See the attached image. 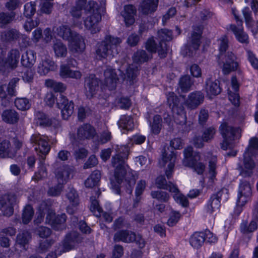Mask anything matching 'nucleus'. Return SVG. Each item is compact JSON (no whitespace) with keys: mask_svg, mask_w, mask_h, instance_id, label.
<instances>
[{"mask_svg":"<svg viewBox=\"0 0 258 258\" xmlns=\"http://www.w3.org/2000/svg\"><path fill=\"white\" fill-rule=\"evenodd\" d=\"M67 220L65 214L56 215L54 210L48 211L45 219V223L50 225L54 229L59 230Z\"/></svg>","mask_w":258,"mask_h":258,"instance_id":"obj_11","label":"nucleus"},{"mask_svg":"<svg viewBox=\"0 0 258 258\" xmlns=\"http://www.w3.org/2000/svg\"><path fill=\"white\" fill-rule=\"evenodd\" d=\"M136 238V234L128 230H120L115 233L113 237L115 242L122 241L125 243H130L134 241Z\"/></svg>","mask_w":258,"mask_h":258,"instance_id":"obj_29","label":"nucleus"},{"mask_svg":"<svg viewBox=\"0 0 258 258\" xmlns=\"http://www.w3.org/2000/svg\"><path fill=\"white\" fill-rule=\"evenodd\" d=\"M136 9L133 5H127L124 6L121 15L124 18V21L126 26H129L134 23V16L136 15Z\"/></svg>","mask_w":258,"mask_h":258,"instance_id":"obj_27","label":"nucleus"},{"mask_svg":"<svg viewBox=\"0 0 258 258\" xmlns=\"http://www.w3.org/2000/svg\"><path fill=\"white\" fill-rule=\"evenodd\" d=\"M158 37L161 42L160 43L161 49H159L158 52L160 57H165V54L168 50L167 46L166 43H163V41H168L172 39V32L168 29H161L158 32Z\"/></svg>","mask_w":258,"mask_h":258,"instance_id":"obj_17","label":"nucleus"},{"mask_svg":"<svg viewBox=\"0 0 258 258\" xmlns=\"http://www.w3.org/2000/svg\"><path fill=\"white\" fill-rule=\"evenodd\" d=\"M34 210L30 205H27L24 208L22 213V221L24 224H28L34 215Z\"/></svg>","mask_w":258,"mask_h":258,"instance_id":"obj_50","label":"nucleus"},{"mask_svg":"<svg viewBox=\"0 0 258 258\" xmlns=\"http://www.w3.org/2000/svg\"><path fill=\"white\" fill-rule=\"evenodd\" d=\"M101 178V173L99 171L96 170L92 172L90 176L86 180L85 185L86 187L93 188L97 185Z\"/></svg>","mask_w":258,"mask_h":258,"instance_id":"obj_47","label":"nucleus"},{"mask_svg":"<svg viewBox=\"0 0 258 258\" xmlns=\"http://www.w3.org/2000/svg\"><path fill=\"white\" fill-rule=\"evenodd\" d=\"M95 135V128L89 124H84L78 129L77 137L81 141L91 139Z\"/></svg>","mask_w":258,"mask_h":258,"instance_id":"obj_23","label":"nucleus"},{"mask_svg":"<svg viewBox=\"0 0 258 258\" xmlns=\"http://www.w3.org/2000/svg\"><path fill=\"white\" fill-rule=\"evenodd\" d=\"M49 210H51L50 205L45 201L42 202L38 208L36 217L34 220V224H40L43 221L45 213L47 214Z\"/></svg>","mask_w":258,"mask_h":258,"instance_id":"obj_35","label":"nucleus"},{"mask_svg":"<svg viewBox=\"0 0 258 258\" xmlns=\"http://www.w3.org/2000/svg\"><path fill=\"white\" fill-rule=\"evenodd\" d=\"M36 12V4L34 2L26 3L24 6L23 14L27 18H31Z\"/></svg>","mask_w":258,"mask_h":258,"instance_id":"obj_49","label":"nucleus"},{"mask_svg":"<svg viewBox=\"0 0 258 258\" xmlns=\"http://www.w3.org/2000/svg\"><path fill=\"white\" fill-rule=\"evenodd\" d=\"M82 240V237L76 232L68 235L62 243L63 251L66 252L71 250L77 243L81 242Z\"/></svg>","mask_w":258,"mask_h":258,"instance_id":"obj_22","label":"nucleus"},{"mask_svg":"<svg viewBox=\"0 0 258 258\" xmlns=\"http://www.w3.org/2000/svg\"><path fill=\"white\" fill-rule=\"evenodd\" d=\"M183 145L182 140L180 138H175L170 142L172 148L168 147L164 148L162 152L161 160L159 162L161 167H165V174L167 178H170L173 172V169L176 159V153L174 149H180Z\"/></svg>","mask_w":258,"mask_h":258,"instance_id":"obj_2","label":"nucleus"},{"mask_svg":"<svg viewBox=\"0 0 258 258\" xmlns=\"http://www.w3.org/2000/svg\"><path fill=\"white\" fill-rule=\"evenodd\" d=\"M252 195V185L245 179L240 181L237 192V204L244 206L250 201Z\"/></svg>","mask_w":258,"mask_h":258,"instance_id":"obj_7","label":"nucleus"},{"mask_svg":"<svg viewBox=\"0 0 258 258\" xmlns=\"http://www.w3.org/2000/svg\"><path fill=\"white\" fill-rule=\"evenodd\" d=\"M158 0H143L138 7L140 14L149 15L154 13L157 8Z\"/></svg>","mask_w":258,"mask_h":258,"instance_id":"obj_19","label":"nucleus"},{"mask_svg":"<svg viewBox=\"0 0 258 258\" xmlns=\"http://www.w3.org/2000/svg\"><path fill=\"white\" fill-rule=\"evenodd\" d=\"M16 203L17 198L14 194H11L0 197V209L3 208L4 215L9 217L13 214V206Z\"/></svg>","mask_w":258,"mask_h":258,"instance_id":"obj_12","label":"nucleus"},{"mask_svg":"<svg viewBox=\"0 0 258 258\" xmlns=\"http://www.w3.org/2000/svg\"><path fill=\"white\" fill-rule=\"evenodd\" d=\"M73 170L71 167L65 165L57 168L55 170V176L58 182L60 184H66L70 179Z\"/></svg>","mask_w":258,"mask_h":258,"instance_id":"obj_18","label":"nucleus"},{"mask_svg":"<svg viewBox=\"0 0 258 258\" xmlns=\"http://www.w3.org/2000/svg\"><path fill=\"white\" fill-rule=\"evenodd\" d=\"M15 16V14L13 12L10 14L0 13V25L3 26L10 23L14 19Z\"/></svg>","mask_w":258,"mask_h":258,"instance_id":"obj_58","label":"nucleus"},{"mask_svg":"<svg viewBox=\"0 0 258 258\" xmlns=\"http://www.w3.org/2000/svg\"><path fill=\"white\" fill-rule=\"evenodd\" d=\"M57 35L63 39L69 41L73 36L75 32H73L69 27L62 25L57 28Z\"/></svg>","mask_w":258,"mask_h":258,"instance_id":"obj_48","label":"nucleus"},{"mask_svg":"<svg viewBox=\"0 0 258 258\" xmlns=\"http://www.w3.org/2000/svg\"><path fill=\"white\" fill-rule=\"evenodd\" d=\"M55 56L56 57H65L68 53V48L60 40H56L52 46Z\"/></svg>","mask_w":258,"mask_h":258,"instance_id":"obj_39","label":"nucleus"},{"mask_svg":"<svg viewBox=\"0 0 258 258\" xmlns=\"http://www.w3.org/2000/svg\"><path fill=\"white\" fill-rule=\"evenodd\" d=\"M30 239L31 235L29 232L24 231L19 233L17 236L16 249L17 250V247L18 246L23 249H26V246L28 244Z\"/></svg>","mask_w":258,"mask_h":258,"instance_id":"obj_38","label":"nucleus"},{"mask_svg":"<svg viewBox=\"0 0 258 258\" xmlns=\"http://www.w3.org/2000/svg\"><path fill=\"white\" fill-rule=\"evenodd\" d=\"M216 131L214 127H210L206 129L203 132L202 137L205 142H208L213 139Z\"/></svg>","mask_w":258,"mask_h":258,"instance_id":"obj_63","label":"nucleus"},{"mask_svg":"<svg viewBox=\"0 0 258 258\" xmlns=\"http://www.w3.org/2000/svg\"><path fill=\"white\" fill-rule=\"evenodd\" d=\"M236 56L231 52H228L223 58L222 63L219 64L222 69L223 74L226 75L235 71L238 67V63Z\"/></svg>","mask_w":258,"mask_h":258,"instance_id":"obj_10","label":"nucleus"},{"mask_svg":"<svg viewBox=\"0 0 258 258\" xmlns=\"http://www.w3.org/2000/svg\"><path fill=\"white\" fill-rule=\"evenodd\" d=\"M37 123L41 125L49 126L52 124V119L49 118L43 112H38L36 113Z\"/></svg>","mask_w":258,"mask_h":258,"instance_id":"obj_55","label":"nucleus"},{"mask_svg":"<svg viewBox=\"0 0 258 258\" xmlns=\"http://www.w3.org/2000/svg\"><path fill=\"white\" fill-rule=\"evenodd\" d=\"M204 99V94L200 91H196L189 94L185 104L188 108L195 109L203 103Z\"/></svg>","mask_w":258,"mask_h":258,"instance_id":"obj_20","label":"nucleus"},{"mask_svg":"<svg viewBox=\"0 0 258 258\" xmlns=\"http://www.w3.org/2000/svg\"><path fill=\"white\" fill-rule=\"evenodd\" d=\"M220 132L224 140L221 147L224 150L231 149L235 146L234 140L240 137V131L234 128L226 122L223 123L220 127Z\"/></svg>","mask_w":258,"mask_h":258,"instance_id":"obj_5","label":"nucleus"},{"mask_svg":"<svg viewBox=\"0 0 258 258\" xmlns=\"http://www.w3.org/2000/svg\"><path fill=\"white\" fill-rule=\"evenodd\" d=\"M152 57V54L147 53L144 50H138L135 52L133 56V59L134 62L137 63H142L148 61Z\"/></svg>","mask_w":258,"mask_h":258,"instance_id":"obj_46","label":"nucleus"},{"mask_svg":"<svg viewBox=\"0 0 258 258\" xmlns=\"http://www.w3.org/2000/svg\"><path fill=\"white\" fill-rule=\"evenodd\" d=\"M128 149L126 146H122L119 153L112 157V165L114 167V176L116 182L120 184L125 180L130 186L135 183L136 177L135 172L130 168L125 163L128 155Z\"/></svg>","mask_w":258,"mask_h":258,"instance_id":"obj_1","label":"nucleus"},{"mask_svg":"<svg viewBox=\"0 0 258 258\" xmlns=\"http://www.w3.org/2000/svg\"><path fill=\"white\" fill-rule=\"evenodd\" d=\"M31 141L35 144V149L39 156L40 159L44 161L46 155L48 154L50 150L48 137L39 134H34L32 136Z\"/></svg>","mask_w":258,"mask_h":258,"instance_id":"obj_6","label":"nucleus"},{"mask_svg":"<svg viewBox=\"0 0 258 258\" xmlns=\"http://www.w3.org/2000/svg\"><path fill=\"white\" fill-rule=\"evenodd\" d=\"M2 120L9 124H14L17 123L19 116L17 112L13 109H6L4 110L2 114Z\"/></svg>","mask_w":258,"mask_h":258,"instance_id":"obj_36","label":"nucleus"},{"mask_svg":"<svg viewBox=\"0 0 258 258\" xmlns=\"http://www.w3.org/2000/svg\"><path fill=\"white\" fill-rule=\"evenodd\" d=\"M104 85L108 88L109 90L114 89L118 81V76L115 70L111 68H107L104 71Z\"/></svg>","mask_w":258,"mask_h":258,"instance_id":"obj_21","label":"nucleus"},{"mask_svg":"<svg viewBox=\"0 0 258 258\" xmlns=\"http://www.w3.org/2000/svg\"><path fill=\"white\" fill-rule=\"evenodd\" d=\"M230 29L235 34V37L238 41L245 43H247L248 42V37L243 31L242 27V21H239L237 26L231 25L230 26Z\"/></svg>","mask_w":258,"mask_h":258,"instance_id":"obj_32","label":"nucleus"},{"mask_svg":"<svg viewBox=\"0 0 258 258\" xmlns=\"http://www.w3.org/2000/svg\"><path fill=\"white\" fill-rule=\"evenodd\" d=\"M37 235L42 238H46L49 236L52 233L51 230L45 226H39L36 229Z\"/></svg>","mask_w":258,"mask_h":258,"instance_id":"obj_61","label":"nucleus"},{"mask_svg":"<svg viewBox=\"0 0 258 258\" xmlns=\"http://www.w3.org/2000/svg\"><path fill=\"white\" fill-rule=\"evenodd\" d=\"M181 217V214L176 211H172L170 214L167 224L169 226H174L179 221Z\"/></svg>","mask_w":258,"mask_h":258,"instance_id":"obj_62","label":"nucleus"},{"mask_svg":"<svg viewBox=\"0 0 258 258\" xmlns=\"http://www.w3.org/2000/svg\"><path fill=\"white\" fill-rule=\"evenodd\" d=\"M179 84L182 92H186L188 91L192 85L190 77L186 75L181 77Z\"/></svg>","mask_w":258,"mask_h":258,"instance_id":"obj_52","label":"nucleus"},{"mask_svg":"<svg viewBox=\"0 0 258 258\" xmlns=\"http://www.w3.org/2000/svg\"><path fill=\"white\" fill-rule=\"evenodd\" d=\"M146 186V182L144 180H140L137 183L135 194L137 197L136 199L138 201L140 200V196L143 194Z\"/></svg>","mask_w":258,"mask_h":258,"instance_id":"obj_59","label":"nucleus"},{"mask_svg":"<svg viewBox=\"0 0 258 258\" xmlns=\"http://www.w3.org/2000/svg\"><path fill=\"white\" fill-rule=\"evenodd\" d=\"M86 17L84 19L85 29L92 34L99 33L101 29L102 16L99 5L94 1H89L86 7Z\"/></svg>","mask_w":258,"mask_h":258,"instance_id":"obj_3","label":"nucleus"},{"mask_svg":"<svg viewBox=\"0 0 258 258\" xmlns=\"http://www.w3.org/2000/svg\"><path fill=\"white\" fill-rule=\"evenodd\" d=\"M82 10L81 7L73 6L70 11V13L72 17L73 25L77 27H81L82 22L80 19L82 16Z\"/></svg>","mask_w":258,"mask_h":258,"instance_id":"obj_41","label":"nucleus"},{"mask_svg":"<svg viewBox=\"0 0 258 258\" xmlns=\"http://www.w3.org/2000/svg\"><path fill=\"white\" fill-rule=\"evenodd\" d=\"M151 196L153 199H156L162 202H166L169 199L168 194L162 191H152Z\"/></svg>","mask_w":258,"mask_h":258,"instance_id":"obj_56","label":"nucleus"},{"mask_svg":"<svg viewBox=\"0 0 258 258\" xmlns=\"http://www.w3.org/2000/svg\"><path fill=\"white\" fill-rule=\"evenodd\" d=\"M66 197L70 202V205L67 207V212L70 214H73L79 204L78 195L75 189L70 188L66 194Z\"/></svg>","mask_w":258,"mask_h":258,"instance_id":"obj_24","label":"nucleus"},{"mask_svg":"<svg viewBox=\"0 0 258 258\" xmlns=\"http://www.w3.org/2000/svg\"><path fill=\"white\" fill-rule=\"evenodd\" d=\"M138 75V69L134 65H129L126 69L125 74L121 76L124 81L128 85H133Z\"/></svg>","mask_w":258,"mask_h":258,"instance_id":"obj_31","label":"nucleus"},{"mask_svg":"<svg viewBox=\"0 0 258 258\" xmlns=\"http://www.w3.org/2000/svg\"><path fill=\"white\" fill-rule=\"evenodd\" d=\"M206 90L209 95H217L221 92V88L218 83L211 79H209L206 81Z\"/></svg>","mask_w":258,"mask_h":258,"instance_id":"obj_45","label":"nucleus"},{"mask_svg":"<svg viewBox=\"0 0 258 258\" xmlns=\"http://www.w3.org/2000/svg\"><path fill=\"white\" fill-rule=\"evenodd\" d=\"M200 155L199 153H195L194 156L191 161L185 160L183 165L185 166L192 167L194 170L199 174H202L205 170V165L200 161Z\"/></svg>","mask_w":258,"mask_h":258,"instance_id":"obj_26","label":"nucleus"},{"mask_svg":"<svg viewBox=\"0 0 258 258\" xmlns=\"http://www.w3.org/2000/svg\"><path fill=\"white\" fill-rule=\"evenodd\" d=\"M2 50L0 48V70L1 68L10 67L15 68L17 67L20 57V52L19 49H12L9 51L7 59L4 61L2 54Z\"/></svg>","mask_w":258,"mask_h":258,"instance_id":"obj_9","label":"nucleus"},{"mask_svg":"<svg viewBox=\"0 0 258 258\" xmlns=\"http://www.w3.org/2000/svg\"><path fill=\"white\" fill-rule=\"evenodd\" d=\"M20 37L23 39H26L27 37L21 35L15 29H11L6 31L2 33V38L6 41H11L18 39Z\"/></svg>","mask_w":258,"mask_h":258,"instance_id":"obj_43","label":"nucleus"},{"mask_svg":"<svg viewBox=\"0 0 258 258\" xmlns=\"http://www.w3.org/2000/svg\"><path fill=\"white\" fill-rule=\"evenodd\" d=\"M59 75L62 78H73L79 79L82 77L81 73L79 71H73L67 65H61L60 67Z\"/></svg>","mask_w":258,"mask_h":258,"instance_id":"obj_33","label":"nucleus"},{"mask_svg":"<svg viewBox=\"0 0 258 258\" xmlns=\"http://www.w3.org/2000/svg\"><path fill=\"white\" fill-rule=\"evenodd\" d=\"M174 193L173 198L177 203L182 205L183 207H186L188 205V201L186 197L179 192L177 188V191H171Z\"/></svg>","mask_w":258,"mask_h":258,"instance_id":"obj_60","label":"nucleus"},{"mask_svg":"<svg viewBox=\"0 0 258 258\" xmlns=\"http://www.w3.org/2000/svg\"><path fill=\"white\" fill-rule=\"evenodd\" d=\"M40 160V165L39 167L38 171L35 173L34 178L37 180H41L47 177V171L46 167L44 165V161Z\"/></svg>","mask_w":258,"mask_h":258,"instance_id":"obj_53","label":"nucleus"},{"mask_svg":"<svg viewBox=\"0 0 258 258\" xmlns=\"http://www.w3.org/2000/svg\"><path fill=\"white\" fill-rule=\"evenodd\" d=\"M203 232H195L190 237V245L195 248L201 247L205 242V237Z\"/></svg>","mask_w":258,"mask_h":258,"instance_id":"obj_40","label":"nucleus"},{"mask_svg":"<svg viewBox=\"0 0 258 258\" xmlns=\"http://www.w3.org/2000/svg\"><path fill=\"white\" fill-rule=\"evenodd\" d=\"M39 24V20L38 19H35V20H32L29 18L27 20L24 24V28L27 32H30L34 28L37 27Z\"/></svg>","mask_w":258,"mask_h":258,"instance_id":"obj_64","label":"nucleus"},{"mask_svg":"<svg viewBox=\"0 0 258 258\" xmlns=\"http://www.w3.org/2000/svg\"><path fill=\"white\" fill-rule=\"evenodd\" d=\"M10 143L9 141L0 139V155L6 153L10 157L14 155L11 154Z\"/></svg>","mask_w":258,"mask_h":258,"instance_id":"obj_57","label":"nucleus"},{"mask_svg":"<svg viewBox=\"0 0 258 258\" xmlns=\"http://www.w3.org/2000/svg\"><path fill=\"white\" fill-rule=\"evenodd\" d=\"M207 157L209 159L208 175L209 182L210 185L212 184L216 180L217 171V157L213 155L210 153H208Z\"/></svg>","mask_w":258,"mask_h":258,"instance_id":"obj_25","label":"nucleus"},{"mask_svg":"<svg viewBox=\"0 0 258 258\" xmlns=\"http://www.w3.org/2000/svg\"><path fill=\"white\" fill-rule=\"evenodd\" d=\"M162 119L160 115H156L154 116L152 123L151 124V131L154 134H158L162 127Z\"/></svg>","mask_w":258,"mask_h":258,"instance_id":"obj_51","label":"nucleus"},{"mask_svg":"<svg viewBox=\"0 0 258 258\" xmlns=\"http://www.w3.org/2000/svg\"><path fill=\"white\" fill-rule=\"evenodd\" d=\"M55 69L54 62L51 59L45 57L39 62L37 67V73L41 76L46 75L49 71Z\"/></svg>","mask_w":258,"mask_h":258,"instance_id":"obj_30","label":"nucleus"},{"mask_svg":"<svg viewBox=\"0 0 258 258\" xmlns=\"http://www.w3.org/2000/svg\"><path fill=\"white\" fill-rule=\"evenodd\" d=\"M69 41L70 49L74 53H82L85 49L84 38L79 34L74 33V36Z\"/></svg>","mask_w":258,"mask_h":258,"instance_id":"obj_16","label":"nucleus"},{"mask_svg":"<svg viewBox=\"0 0 258 258\" xmlns=\"http://www.w3.org/2000/svg\"><path fill=\"white\" fill-rule=\"evenodd\" d=\"M118 126L122 130L130 131L134 128L135 124L131 116L122 115L118 122Z\"/></svg>","mask_w":258,"mask_h":258,"instance_id":"obj_42","label":"nucleus"},{"mask_svg":"<svg viewBox=\"0 0 258 258\" xmlns=\"http://www.w3.org/2000/svg\"><path fill=\"white\" fill-rule=\"evenodd\" d=\"M156 184L157 186L159 188L167 189L169 191H177L176 186L170 182L167 184L165 178L162 176H159L157 178Z\"/></svg>","mask_w":258,"mask_h":258,"instance_id":"obj_44","label":"nucleus"},{"mask_svg":"<svg viewBox=\"0 0 258 258\" xmlns=\"http://www.w3.org/2000/svg\"><path fill=\"white\" fill-rule=\"evenodd\" d=\"M15 104L18 109L21 110L28 109L31 106L29 101L25 98H17L15 100Z\"/></svg>","mask_w":258,"mask_h":258,"instance_id":"obj_54","label":"nucleus"},{"mask_svg":"<svg viewBox=\"0 0 258 258\" xmlns=\"http://www.w3.org/2000/svg\"><path fill=\"white\" fill-rule=\"evenodd\" d=\"M36 60V54L32 50H27L22 56L21 63L26 68H31Z\"/></svg>","mask_w":258,"mask_h":258,"instance_id":"obj_37","label":"nucleus"},{"mask_svg":"<svg viewBox=\"0 0 258 258\" xmlns=\"http://www.w3.org/2000/svg\"><path fill=\"white\" fill-rule=\"evenodd\" d=\"M167 103L173 112L177 114L183 111V108L179 102V98L173 92H169L167 95Z\"/></svg>","mask_w":258,"mask_h":258,"instance_id":"obj_28","label":"nucleus"},{"mask_svg":"<svg viewBox=\"0 0 258 258\" xmlns=\"http://www.w3.org/2000/svg\"><path fill=\"white\" fill-rule=\"evenodd\" d=\"M100 81L94 75H91L85 79V87L86 95L91 98L99 89Z\"/></svg>","mask_w":258,"mask_h":258,"instance_id":"obj_14","label":"nucleus"},{"mask_svg":"<svg viewBox=\"0 0 258 258\" xmlns=\"http://www.w3.org/2000/svg\"><path fill=\"white\" fill-rule=\"evenodd\" d=\"M201 30L200 27L195 29L189 38L187 45L182 50L184 56H192L194 51L197 50L201 44Z\"/></svg>","mask_w":258,"mask_h":258,"instance_id":"obj_8","label":"nucleus"},{"mask_svg":"<svg viewBox=\"0 0 258 258\" xmlns=\"http://www.w3.org/2000/svg\"><path fill=\"white\" fill-rule=\"evenodd\" d=\"M122 40L117 37L107 35L103 40L98 43L96 53L100 57L106 58L114 56L118 53V49Z\"/></svg>","mask_w":258,"mask_h":258,"instance_id":"obj_4","label":"nucleus"},{"mask_svg":"<svg viewBox=\"0 0 258 258\" xmlns=\"http://www.w3.org/2000/svg\"><path fill=\"white\" fill-rule=\"evenodd\" d=\"M253 155V154L247 151H245L244 154V168L240 172V175L243 177H250L253 173L252 171L255 166L252 159Z\"/></svg>","mask_w":258,"mask_h":258,"instance_id":"obj_15","label":"nucleus"},{"mask_svg":"<svg viewBox=\"0 0 258 258\" xmlns=\"http://www.w3.org/2000/svg\"><path fill=\"white\" fill-rule=\"evenodd\" d=\"M57 105L61 109L62 117L64 119H68L73 113L74 105L72 101L64 96L60 95L57 101Z\"/></svg>","mask_w":258,"mask_h":258,"instance_id":"obj_13","label":"nucleus"},{"mask_svg":"<svg viewBox=\"0 0 258 258\" xmlns=\"http://www.w3.org/2000/svg\"><path fill=\"white\" fill-rule=\"evenodd\" d=\"M221 196V192L217 195H213L209 200L207 208V212L210 214L218 211L220 207V198Z\"/></svg>","mask_w":258,"mask_h":258,"instance_id":"obj_34","label":"nucleus"}]
</instances>
